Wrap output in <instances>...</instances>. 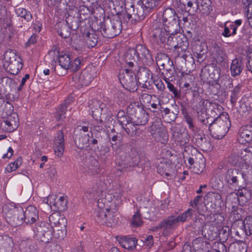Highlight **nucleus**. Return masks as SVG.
<instances>
[{
  "label": "nucleus",
  "instance_id": "f257e3e1",
  "mask_svg": "<svg viewBox=\"0 0 252 252\" xmlns=\"http://www.w3.org/2000/svg\"><path fill=\"white\" fill-rule=\"evenodd\" d=\"M125 61L129 67L138 65L141 61L144 65H151L154 62L150 50L145 46L139 44L135 48L129 49L125 54Z\"/></svg>",
  "mask_w": 252,
  "mask_h": 252
},
{
  "label": "nucleus",
  "instance_id": "f03ea898",
  "mask_svg": "<svg viewBox=\"0 0 252 252\" xmlns=\"http://www.w3.org/2000/svg\"><path fill=\"white\" fill-rule=\"evenodd\" d=\"M227 116H228L227 114H222L215 118L213 121L210 119L207 124L210 132L217 134L218 137H223L231 126L230 121Z\"/></svg>",
  "mask_w": 252,
  "mask_h": 252
},
{
  "label": "nucleus",
  "instance_id": "7ed1b4c3",
  "mask_svg": "<svg viewBox=\"0 0 252 252\" xmlns=\"http://www.w3.org/2000/svg\"><path fill=\"white\" fill-rule=\"evenodd\" d=\"M122 29V22L118 16L114 15L109 19L101 22L100 32L106 38H113L119 35Z\"/></svg>",
  "mask_w": 252,
  "mask_h": 252
},
{
  "label": "nucleus",
  "instance_id": "20e7f679",
  "mask_svg": "<svg viewBox=\"0 0 252 252\" xmlns=\"http://www.w3.org/2000/svg\"><path fill=\"white\" fill-rule=\"evenodd\" d=\"M243 172L237 168L228 169L222 176L224 182L229 186L236 189L246 187V180Z\"/></svg>",
  "mask_w": 252,
  "mask_h": 252
},
{
  "label": "nucleus",
  "instance_id": "39448f33",
  "mask_svg": "<svg viewBox=\"0 0 252 252\" xmlns=\"http://www.w3.org/2000/svg\"><path fill=\"white\" fill-rule=\"evenodd\" d=\"M127 113L130 115L131 122L135 125H145L148 122V113L139 105L138 102L129 104L127 107Z\"/></svg>",
  "mask_w": 252,
  "mask_h": 252
},
{
  "label": "nucleus",
  "instance_id": "423d86ee",
  "mask_svg": "<svg viewBox=\"0 0 252 252\" xmlns=\"http://www.w3.org/2000/svg\"><path fill=\"white\" fill-rule=\"evenodd\" d=\"M162 17L164 28L169 33L180 31L179 18L173 9L167 8L165 9Z\"/></svg>",
  "mask_w": 252,
  "mask_h": 252
},
{
  "label": "nucleus",
  "instance_id": "0eeeda50",
  "mask_svg": "<svg viewBox=\"0 0 252 252\" xmlns=\"http://www.w3.org/2000/svg\"><path fill=\"white\" fill-rule=\"evenodd\" d=\"M98 209L96 211V220L99 223L109 227H112L118 224L119 218L117 217L115 213L109 208H103L100 205V202H98Z\"/></svg>",
  "mask_w": 252,
  "mask_h": 252
},
{
  "label": "nucleus",
  "instance_id": "6e6552de",
  "mask_svg": "<svg viewBox=\"0 0 252 252\" xmlns=\"http://www.w3.org/2000/svg\"><path fill=\"white\" fill-rule=\"evenodd\" d=\"M5 64L6 70L12 75L17 74L22 68L23 63L22 59L20 56L17 55L13 51H7L4 53Z\"/></svg>",
  "mask_w": 252,
  "mask_h": 252
},
{
  "label": "nucleus",
  "instance_id": "1a4fd4ad",
  "mask_svg": "<svg viewBox=\"0 0 252 252\" xmlns=\"http://www.w3.org/2000/svg\"><path fill=\"white\" fill-rule=\"evenodd\" d=\"M33 231L41 242L45 244L52 242L54 229L49 223L45 221L39 222L35 225Z\"/></svg>",
  "mask_w": 252,
  "mask_h": 252
},
{
  "label": "nucleus",
  "instance_id": "9d476101",
  "mask_svg": "<svg viewBox=\"0 0 252 252\" xmlns=\"http://www.w3.org/2000/svg\"><path fill=\"white\" fill-rule=\"evenodd\" d=\"M121 83L126 90L134 92L138 89L137 79L135 73L131 69L126 68L119 74Z\"/></svg>",
  "mask_w": 252,
  "mask_h": 252
},
{
  "label": "nucleus",
  "instance_id": "9b49d317",
  "mask_svg": "<svg viewBox=\"0 0 252 252\" xmlns=\"http://www.w3.org/2000/svg\"><path fill=\"white\" fill-rule=\"evenodd\" d=\"M220 69L214 64H210L205 66L201 70V77L202 79L206 80L211 83V79L214 82L220 78Z\"/></svg>",
  "mask_w": 252,
  "mask_h": 252
},
{
  "label": "nucleus",
  "instance_id": "f8f14e48",
  "mask_svg": "<svg viewBox=\"0 0 252 252\" xmlns=\"http://www.w3.org/2000/svg\"><path fill=\"white\" fill-rule=\"evenodd\" d=\"M137 81L144 88L149 89L152 82L153 75L150 70L145 67H140L136 75Z\"/></svg>",
  "mask_w": 252,
  "mask_h": 252
},
{
  "label": "nucleus",
  "instance_id": "ddd939ff",
  "mask_svg": "<svg viewBox=\"0 0 252 252\" xmlns=\"http://www.w3.org/2000/svg\"><path fill=\"white\" fill-rule=\"evenodd\" d=\"M23 209L22 208L10 209L6 215L7 221L11 226L16 227L23 223Z\"/></svg>",
  "mask_w": 252,
  "mask_h": 252
},
{
  "label": "nucleus",
  "instance_id": "4468645a",
  "mask_svg": "<svg viewBox=\"0 0 252 252\" xmlns=\"http://www.w3.org/2000/svg\"><path fill=\"white\" fill-rule=\"evenodd\" d=\"M60 66H55V71L60 76H63L66 73V70L69 69L71 65V59L69 55L64 54L59 56Z\"/></svg>",
  "mask_w": 252,
  "mask_h": 252
},
{
  "label": "nucleus",
  "instance_id": "2eb2a0df",
  "mask_svg": "<svg viewBox=\"0 0 252 252\" xmlns=\"http://www.w3.org/2000/svg\"><path fill=\"white\" fill-rule=\"evenodd\" d=\"M239 223V225L235 229L236 235L239 236L243 235L249 236L252 234V218L251 217H247L243 221H240Z\"/></svg>",
  "mask_w": 252,
  "mask_h": 252
},
{
  "label": "nucleus",
  "instance_id": "dca6fc26",
  "mask_svg": "<svg viewBox=\"0 0 252 252\" xmlns=\"http://www.w3.org/2000/svg\"><path fill=\"white\" fill-rule=\"evenodd\" d=\"M208 102L201 97L199 98V101L196 105V110L198 115V119L200 122L204 125H207L209 123L210 117L207 116V112L205 106Z\"/></svg>",
  "mask_w": 252,
  "mask_h": 252
},
{
  "label": "nucleus",
  "instance_id": "f3484780",
  "mask_svg": "<svg viewBox=\"0 0 252 252\" xmlns=\"http://www.w3.org/2000/svg\"><path fill=\"white\" fill-rule=\"evenodd\" d=\"M240 154V152L231 153L227 158V163L232 166L240 169L244 167H249L246 159H244Z\"/></svg>",
  "mask_w": 252,
  "mask_h": 252
},
{
  "label": "nucleus",
  "instance_id": "a211bd4d",
  "mask_svg": "<svg viewBox=\"0 0 252 252\" xmlns=\"http://www.w3.org/2000/svg\"><path fill=\"white\" fill-rule=\"evenodd\" d=\"M184 40H188L187 38L178 31L172 34L168 33L166 43L176 49L184 44Z\"/></svg>",
  "mask_w": 252,
  "mask_h": 252
},
{
  "label": "nucleus",
  "instance_id": "6ab92c4d",
  "mask_svg": "<svg viewBox=\"0 0 252 252\" xmlns=\"http://www.w3.org/2000/svg\"><path fill=\"white\" fill-rule=\"evenodd\" d=\"M90 135L82 132L74 133V143L76 146L80 149L88 150L90 149Z\"/></svg>",
  "mask_w": 252,
  "mask_h": 252
},
{
  "label": "nucleus",
  "instance_id": "aec40b11",
  "mask_svg": "<svg viewBox=\"0 0 252 252\" xmlns=\"http://www.w3.org/2000/svg\"><path fill=\"white\" fill-rule=\"evenodd\" d=\"M64 149V134L62 130L57 132V136L54 140V150L56 156L61 157L63 154Z\"/></svg>",
  "mask_w": 252,
  "mask_h": 252
},
{
  "label": "nucleus",
  "instance_id": "412c9836",
  "mask_svg": "<svg viewBox=\"0 0 252 252\" xmlns=\"http://www.w3.org/2000/svg\"><path fill=\"white\" fill-rule=\"evenodd\" d=\"M139 162H140V157L137 155L133 157H127L126 160L120 163L122 169L119 170L121 171H126L130 170L131 168H134L137 170L138 168Z\"/></svg>",
  "mask_w": 252,
  "mask_h": 252
},
{
  "label": "nucleus",
  "instance_id": "4be33fe9",
  "mask_svg": "<svg viewBox=\"0 0 252 252\" xmlns=\"http://www.w3.org/2000/svg\"><path fill=\"white\" fill-rule=\"evenodd\" d=\"M23 217L26 224H32L38 219V211L34 206H29L25 211H23Z\"/></svg>",
  "mask_w": 252,
  "mask_h": 252
},
{
  "label": "nucleus",
  "instance_id": "5701e85b",
  "mask_svg": "<svg viewBox=\"0 0 252 252\" xmlns=\"http://www.w3.org/2000/svg\"><path fill=\"white\" fill-rule=\"evenodd\" d=\"M1 125L5 126V130L8 132L13 131L19 126V119L17 114L13 113L8 116L4 119Z\"/></svg>",
  "mask_w": 252,
  "mask_h": 252
},
{
  "label": "nucleus",
  "instance_id": "b1692460",
  "mask_svg": "<svg viewBox=\"0 0 252 252\" xmlns=\"http://www.w3.org/2000/svg\"><path fill=\"white\" fill-rule=\"evenodd\" d=\"M49 220L50 221L49 224L51 226L54 225L55 226L58 227L60 228V229H58L57 230L62 233L61 237L63 238V235L62 229L65 228L66 227L65 224L66 221L65 219L63 217H61L59 214L54 213L50 215Z\"/></svg>",
  "mask_w": 252,
  "mask_h": 252
},
{
  "label": "nucleus",
  "instance_id": "393cba45",
  "mask_svg": "<svg viewBox=\"0 0 252 252\" xmlns=\"http://www.w3.org/2000/svg\"><path fill=\"white\" fill-rule=\"evenodd\" d=\"M168 32L165 29L157 28L152 32V40L158 45L166 43Z\"/></svg>",
  "mask_w": 252,
  "mask_h": 252
},
{
  "label": "nucleus",
  "instance_id": "a878e982",
  "mask_svg": "<svg viewBox=\"0 0 252 252\" xmlns=\"http://www.w3.org/2000/svg\"><path fill=\"white\" fill-rule=\"evenodd\" d=\"M104 184L102 182L96 183L92 188L89 189L86 192V196L90 199H97L103 196Z\"/></svg>",
  "mask_w": 252,
  "mask_h": 252
},
{
  "label": "nucleus",
  "instance_id": "bb28decb",
  "mask_svg": "<svg viewBox=\"0 0 252 252\" xmlns=\"http://www.w3.org/2000/svg\"><path fill=\"white\" fill-rule=\"evenodd\" d=\"M244 68V63L242 58H236L232 60L230 65L231 75L232 77L239 75Z\"/></svg>",
  "mask_w": 252,
  "mask_h": 252
},
{
  "label": "nucleus",
  "instance_id": "cd10ccee",
  "mask_svg": "<svg viewBox=\"0 0 252 252\" xmlns=\"http://www.w3.org/2000/svg\"><path fill=\"white\" fill-rule=\"evenodd\" d=\"M239 140L243 143H252V126L247 125L241 128Z\"/></svg>",
  "mask_w": 252,
  "mask_h": 252
},
{
  "label": "nucleus",
  "instance_id": "c85d7f7f",
  "mask_svg": "<svg viewBox=\"0 0 252 252\" xmlns=\"http://www.w3.org/2000/svg\"><path fill=\"white\" fill-rule=\"evenodd\" d=\"M73 78L78 82L81 86H87L92 81L93 76L88 69L84 70L81 73L76 74Z\"/></svg>",
  "mask_w": 252,
  "mask_h": 252
},
{
  "label": "nucleus",
  "instance_id": "c756f323",
  "mask_svg": "<svg viewBox=\"0 0 252 252\" xmlns=\"http://www.w3.org/2000/svg\"><path fill=\"white\" fill-rule=\"evenodd\" d=\"M70 19L67 18L65 21L60 22L58 24L57 32L58 34L63 38H68L71 34V29L68 25Z\"/></svg>",
  "mask_w": 252,
  "mask_h": 252
},
{
  "label": "nucleus",
  "instance_id": "7c9ffc66",
  "mask_svg": "<svg viewBox=\"0 0 252 252\" xmlns=\"http://www.w3.org/2000/svg\"><path fill=\"white\" fill-rule=\"evenodd\" d=\"M15 85V81L8 77L1 78L0 79V94H5L9 88H13Z\"/></svg>",
  "mask_w": 252,
  "mask_h": 252
},
{
  "label": "nucleus",
  "instance_id": "2f4dec72",
  "mask_svg": "<svg viewBox=\"0 0 252 252\" xmlns=\"http://www.w3.org/2000/svg\"><path fill=\"white\" fill-rule=\"evenodd\" d=\"M231 215V218L234 221L232 224V229L235 230L239 225V223L242 221V219L245 217V211L241 208H237L232 212Z\"/></svg>",
  "mask_w": 252,
  "mask_h": 252
},
{
  "label": "nucleus",
  "instance_id": "473e14b6",
  "mask_svg": "<svg viewBox=\"0 0 252 252\" xmlns=\"http://www.w3.org/2000/svg\"><path fill=\"white\" fill-rule=\"evenodd\" d=\"M137 241L136 238L124 236L120 241V243L124 248L132 251L136 248Z\"/></svg>",
  "mask_w": 252,
  "mask_h": 252
},
{
  "label": "nucleus",
  "instance_id": "72a5a7b5",
  "mask_svg": "<svg viewBox=\"0 0 252 252\" xmlns=\"http://www.w3.org/2000/svg\"><path fill=\"white\" fill-rule=\"evenodd\" d=\"M188 40H184V44L181 47L179 46L176 49L177 53V59L180 60L183 59L185 63H186L187 58L190 55V53L188 50Z\"/></svg>",
  "mask_w": 252,
  "mask_h": 252
},
{
  "label": "nucleus",
  "instance_id": "f704fd0d",
  "mask_svg": "<svg viewBox=\"0 0 252 252\" xmlns=\"http://www.w3.org/2000/svg\"><path fill=\"white\" fill-rule=\"evenodd\" d=\"M172 164L169 160L162 159V161L158 165L157 170L159 174L161 175H165L169 176L170 172L171 171Z\"/></svg>",
  "mask_w": 252,
  "mask_h": 252
},
{
  "label": "nucleus",
  "instance_id": "c9c22d12",
  "mask_svg": "<svg viewBox=\"0 0 252 252\" xmlns=\"http://www.w3.org/2000/svg\"><path fill=\"white\" fill-rule=\"evenodd\" d=\"M179 222L174 216H170L160 222V226H163L165 229H173L178 225Z\"/></svg>",
  "mask_w": 252,
  "mask_h": 252
},
{
  "label": "nucleus",
  "instance_id": "e433bc0d",
  "mask_svg": "<svg viewBox=\"0 0 252 252\" xmlns=\"http://www.w3.org/2000/svg\"><path fill=\"white\" fill-rule=\"evenodd\" d=\"M71 101V99H66L64 103L61 104L57 109L55 113V118L57 121L62 122L65 118V114L66 111L67 105Z\"/></svg>",
  "mask_w": 252,
  "mask_h": 252
},
{
  "label": "nucleus",
  "instance_id": "4c0bfd02",
  "mask_svg": "<svg viewBox=\"0 0 252 252\" xmlns=\"http://www.w3.org/2000/svg\"><path fill=\"white\" fill-rule=\"evenodd\" d=\"M105 105L103 103H100L98 101H95L94 102L93 107H91V105H90L91 111V114L93 118L96 121L99 120L98 118L100 115H101V112L103 111Z\"/></svg>",
  "mask_w": 252,
  "mask_h": 252
},
{
  "label": "nucleus",
  "instance_id": "58836bf2",
  "mask_svg": "<svg viewBox=\"0 0 252 252\" xmlns=\"http://www.w3.org/2000/svg\"><path fill=\"white\" fill-rule=\"evenodd\" d=\"M86 44L89 48L94 47L98 42V35L96 32L92 31V32H88L85 36Z\"/></svg>",
  "mask_w": 252,
  "mask_h": 252
},
{
  "label": "nucleus",
  "instance_id": "ea45409f",
  "mask_svg": "<svg viewBox=\"0 0 252 252\" xmlns=\"http://www.w3.org/2000/svg\"><path fill=\"white\" fill-rule=\"evenodd\" d=\"M141 2L150 13L158 9L160 6V0H143Z\"/></svg>",
  "mask_w": 252,
  "mask_h": 252
},
{
  "label": "nucleus",
  "instance_id": "a19ab883",
  "mask_svg": "<svg viewBox=\"0 0 252 252\" xmlns=\"http://www.w3.org/2000/svg\"><path fill=\"white\" fill-rule=\"evenodd\" d=\"M232 80L228 75H223L219 80V79L215 82L216 85H218L220 88L225 89L227 88H230L233 87Z\"/></svg>",
  "mask_w": 252,
  "mask_h": 252
},
{
  "label": "nucleus",
  "instance_id": "79ce46f5",
  "mask_svg": "<svg viewBox=\"0 0 252 252\" xmlns=\"http://www.w3.org/2000/svg\"><path fill=\"white\" fill-rule=\"evenodd\" d=\"M90 140L89 139L90 149H94V150H99L98 144L102 137L100 134L92 133L91 136H90Z\"/></svg>",
  "mask_w": 252,
  "mask_h": 252
},
{
  "label": "nucleus",
  "instance_id": "37998d69",
  "mask_svg": "<svg viewBox=\"0 0 252 252\" xmlns=\"http://www.w3.org/2000/svg\"><path fill=\"white\" fill-rule=\"evenodd\" d=\"M15 12L17 16L25 19L27 22L30 21L32 18V15L31 12L25 8L19 7L15 9Z\"/></svg>",
  "mask_w": 252,
  "mask_h": 252
},
{
  "label": "nucleus",
  "instance_id": "c03bdc74",
  "mask_svg": "<svg viewBox=\"0 0 252 252\" xmlns=\"http://www.w3.org/2000/svg\"><path fill=\"white\" fill-rule=\"evenodd\" d=\"M136 20L137 21H141L144 19V18L149 14L147 10L145 8L143 3L138 4L136 8Z\"/></svg>",
  "mask_w": 252,
  "mask_h": 252
},
{
  "label": "nucleus",
  "instance_id": "a18cd8bd",
  "mask_svg": "<svg viewBox=\"0 0 252 252\" xmlns=\"http://www.w3.org/2000/svg\"><path fill=\"white\" fill-rule=\"evenodd\" d=\"M204 217V220L205 222V227H204V231L206 229L207 226H213L216 224V216H218L217 214L213 213H208L206 215H202Z\"/></svg>",
  "mask_w": 252,
  "mask_h": 252
},
{
  "label": "nucleus",
  "instance_id": "49530a36",
  "mask_svg": "<svg viewBox=\"0 0 252 252\" xmlns=\"http://www.w3.org/2000/svg\"><path fill=\"white\" fill-rule=\"evenodd\" d=\"M67 201L66 197L64 196H60L57 201H54L53 205L58 209L63 211L67 208Z\"/></svg>",
  "mask_w": 252,
  "mask_h": 252
},
{
  "label": "nucleus",
  "instance_id": "de8ad7c7",
  "mask_svg": "<svg viewBox=\"0 0 252 252\" xmlns=\"http://www.w3.org/2000/svg\"><path fill=\"white\" fill-rule=\"evenodd\" d=\"M151 166V161L148 158L144 157H140L138 168L137 171L141 172L143 170H148Z\"/></svg>",
  "mask_w": 252,
  "mask_h": 252
},
{
  "label": "nucleus",
  "instance_id": "09e8293b",
  "mask_svg": "<svg viewBox=\"0 0 252 252\" xmlns=\"http://www.w3.org/2000/svg\"><path fill=\"white\" fill-rule=\"evenodd\" d=\"M165 81L167 83V88L171 92L173 93L174 96L176 98H179L181 97V94L180 90H178L177 88L174 87V86L170 83V81H173L172 79L166 78L164 79Z\"/></svg>",
  "mask_w": 252,
  "mask_h": 252
},
{
  "label": "nucleus",
  "instance_id": "8fccbe9b",
  "mask_svg": "<svg viewBox=\"0 0 252 252\" xmlns=\"http://www.w3.org/2000/svg\"><path fill=\"white\" fill-rule=\"evenodd\" d=\"M232 230L235 231H236V230H234L233 229H232V228L230 229L228 226H223L219 230V235L220 239L223 242L226 241L229 237L230 231L231 232Z\"/></svg>",
  "mask_w": 252,
  "mask_h": 252
},
{
  "label": "nucleus",
  "instance_id": "3c124183",
  "mask_svg": "<svg viewBox=\"0 0 252 252\" xmlns=\"http://www.w3.org/2000/svg\"><path fill=\"white\" fill-rule=\"evenodd\" d=\"M22 163V158L21 157H19L16 160L9 163L5 168V170L7 172L10 173L16 170Z\"/></svg>",
  "mask_w": 252,
  "mask_h": 252
},
{
  "label": "nucleus",
  "instance_id": "603ef678",
  "mask_svg": "<svg viewBox=\"0 0 252 252\" xmlns=\"http://www.w3.org/2000/svg\"><path fill=\"white\" fill-rule=\"evenodd\" d=\"M139 126V125H135L133 123L129 122V123L126 124V125L123 127L127 133L128 135L132 136L136 134L137 128V126Z\"/></svg>",
  "mask_w": 252,
  "mask_h": 252
},
{
  "label": "nucleus",
  "instance_id": "864d4df0",
  "mask_svg": "<svg viewBox=\"0 0 252 252\" xmlns=\"http://www.w3.org/2000/svg\"><path fill=\"white\" fill-rule=\"evenodd\" d=\"M97 124H91L90 126V132L92 133H96L100 134V133L104 131V128L102 125H99V124H102L103 123V121L101 119H99L98 121Z\"/></svg>",
  "mask_w": 252,
  "mask_h": 252
},
{
  "label": "nucleus",
  "instance_id": "5fc2aeb1",
  "mask_svg": "<svg viewBox=\"0 0 252 252\" xmlns=\"http://www.w3.org/2000/svg\"><path fill=\"white\" fill-rule=\"evenodd\" d=\"M193 210L189 209L180 215L176 217L178 222H184L190 220L192 215Z\"/></svg>",
  "mask_w": 252,
  "mask_h": 252
},
{
  "label": "nucleus",
  "instance_id": "6e6d98bb",
  "mask_svg": "<svg viewBox=\"0 0 252 252\" xmlns=\"http://www.w3.org/2000/svg\"><path fill=\"white\" fill-rule=\"evenodd\" d=\"M198 9L201 12L203 15H209L212 10L210 1L208 0V2L207 3L206 2H204L203 0H202V2Z\"/></svg>",
  "mask_w": 252,
  "mask_h": 252
},
{
  "label": "nucleus",
  "instance_id": "4d7b16f0",
  "mask_svg": "<svg viewBox=\"0 0 252 252\" xmlns=\"http://www.w3.org/2000/svg\"><path fill=\"white\" fill-rule=\"evenodd\" d=\"M169 56L164 53H159L157 55L156 58L157 64L158 66L159 69H162V67L167 62Z\"/></svg>",
  "mask_w": 252,
  "mask_h": 252
},
{
  "label": "nucleus",
  "instance_id": "13d9d810",
  "mask_svg": "<svg viewBox=\"0 0 252 252\" xmlns=\"http://www.w3.org/2000/svg\"><path fill=\"white\" fill-rule=\"evenodd\" d=\"M213 252H227L226 247L221 242H215L212 246Z\"/></svg>",
  "mask_w": 252,
  "mask_h": 252
},
{
  "label": "nucleus",
  "instance_id": "bf43d9fd",
  "mask_svg": "<svg viewBox=\"0 0 252 252\" xmlns=\"http://www.w3.org/2000/svg\"><path fill=\"white\" fill-rule=\"evenodd\" d=\"M109 138L111 141V146L113 149H117L121 145V142L120 137L118 136L117 133H116V134H109Z\"/></svg>",
  "mask_w": 252,
  "mask_h": 252
},
{
  "label": "nucleus",
  "instance_id": "052dcab7",
  "mask_svg": "<svg viewBox=\"0 0 252 252\" xmlns=\"http://www.w3.org/2000/svg\"><path fill=\"white\" fill-rule=\"evenodd\" d=\"M241 87L238 85L235 87L230 95V102L233 106H235L240 93Z\"/></svg>",
  "mask_w": 252,
  "mask_h": 252
},
{
  "label": "nucleus",
  "instance_id": "680f3d73",
  "mask_svg": "<svg viewBox=\"0 0 252 252\" xmlns=\"http://www.w3.org/2000/svg\"><path fill=\"white\" fill-rule=\"evenodd\" d=\"M162 69L165 70L166 72L165 73L164 79L169 78L172 79L173 76V73L175 72V66L174 63L170 64L164 68H162Z\"/></svg>",
  "mask_w": 252,
  "mask_h": 252
},
{
  "label": "nucleus",
  "instance_id": "e2e57ef3",
  "mask_svg": "<svg viewBox=\"0 0 252 252\" xmlns=\"http://www.w3.org/2000/svg\"><path fill=\"white\" fill-rule=\"evenodd\" d=\"M131 224L134 227H138L142 224L143 221L141 220V215L139 211H137L136 213L133 216Z\"/></svg>",
  "mask_w": 252,
  "mask_h": 252
},
{
  "label": "nucleus",
  "instance_id": "0e129e2a",
  "mask_svg": "<svg viewBox=\"0 0 252 252\" xmlns=\"http://www.w3.org/2000/svg\"><path fill=\"white\" fill-rule=\"evenodd\" d=\"M2 245L4 248H11L13 246L12 239L6 235L2 236Z\"/></svg>",
  "mask_w": 252,
  "mask_h": 252
},
{
  "label": "nucleus",
  "instance_id": "69168bd1",
  "mask_svg": "<svg viewBox=\"0 0 252 252\" xmlns=\"http://www.w3.org/2000/svg\"><path fill=\"white\" fill-rule=\"evenodd\" d=\"M194 3H195V6L193 7V1L189 0L187 2V6L189 7V9L188 10V12L190 15H194L199 8V2L195 1Z\"/></svg>",
  "mask_w": 252,
  "mask_h": 252
},
{
  "label": "nucleus",
  "instance_id": "338daca9",
  "mask_svg": "<svg viewBox=\"0 0 252 252\" xmlns=\"http://www.w3.org/2000/svg\"><path fill=\"white\" fill-rule=\"evenodd\" d=\"M69 18L70 19V21L68 22V25H69L70 29L73 31L77 30L81 23L80 20H79L78 17H73V20L72 21H71L70 18Z\"/></svg>",
  "mask_w": 252,
  "mask_h": 252
},
{
  "label": "nucleus",
  "instance_id": "774afa93",
  "mask_svg": "<svg viewBox=\"0 0 252 252\" xmlns=\"http://www.w3.org/2000/svg\"><path fill=\"white\" fill-rule=\"evenodd\" d=\"M213 53L220 60V62L223 61L226 58L224 51L221 47L217 49Z\"/></svg>",
  "mask_w": 252,
  "mask_h": 252
}]
</instances>
